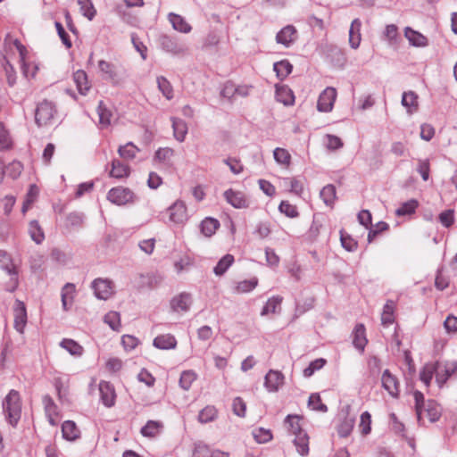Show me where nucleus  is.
Returning a JSON list of instances; mask_svg holds the SVG:
<instances>
[{"mask_svg":"<svg viewBox=\"0 0 457 457\" xmlns=\"http://www.w3.org/2000/svg\"><path fill=\"white\" fill-rule=\"evenodd\" d=\"M415 400V410L420 424L425 425L426 420L429 422H436L442 414L441 406L434 400L425 402L424 395L420 391L413 394Z\"/></svg>","mask_w":457,"mask_h":457,"instance_id":"f257e3e1","label":"nucleus"},{"mask_svg":"<svg viewBox=\"0 0 457 457\" xmlns=\"http://www.w3.org/2000/svg\"><path fill=\"white\" fill-rule=\"evenodd\" d=\"M5 420L12 427L16 426L21 415V400L20 393L14 389L9 391L3 401Z\"/></svg>","mask_w":457,"mask_h":457,"instance_id":"f03ea898","label":"nucleus"},{"mask_svg":"<svg viewBox=\"0 0 457 457\" xmlns=\"http://www.w3.org/2000/svg\"><path fill=\"white\" fill-rule=\"evenodd\" d=\"M0 269L10 277L5 285V289L9 292L15 291L19 286L18 270L13 264L11 255L4 250H0Z\"/></svg>","mask_w":457,"mask_h":457,"instance_id":"7ed1b4c3","label":"nucleus"},{"mask_svg":"<svg viewBox=\"0 0 457 457\" xmlns=\"http://www.w3.org/2000/svg\"><path fill=\"white\" fill-rule=\"evenodd\" d=\"M56 114V108L54 104L47 100L41 102L35 112V120L39 127L48 126L53 124Z\"/></svg>","mask_w":457,"mask_h":457,"instance_id":"20e7f679","label":"nucleus"},{"mask_svg":"<svg viewBox=\"0 0 457 457\" xmlns=\"http://www.w3.org/2000/svg\"><path fill=\"white\" fill-rule=\"evenodd\" d=\"M350 411V405H346L343 407L339 412L341 421L337 428V431L341 437H347L350 436L354 427L355 417L354 415H351Z\"/></svg>","mask_w":457,"mask_h":457,"instance_id":"39448f33","label":"nucleus"},{"mask_svg":"<svg viewBox=\"0 0 457 457\" xmlns=\"http://www.w3.org/2000/svg\"><path fill=\"white\" fill-rule=\"evenodd\" d=\"M161 48L173 55H183L187 52V47L179 42L176 37L169 35H162L159 38Z\"/></svg>","mask_w":457,"mask_h":457,"instance_id":"423d86ee","label":"nucleus"},{"mask_svg":"<svg viewBox=\"0 0 457 457\" xmlns=\"http://www.w3.org/2000/svg\"><path fill=\"white\" fill-rule=\"evenodd\" d=\"M134 194L129 188L121 187H113L109 190L107 199L117 205H124L133 201Z\"/></svg>","mask_w":457,"mask_h":457,"instance_id":"0eeeda50","label":"nucleus"},{"mask_svg":"<svg viewBox=\"0 0 457 457\" xmlns=\"http://www.w3.org/2000/svg\"><path fill=\"white\" fill-rule=\"evenodd\" d=\"M436 382L442 386L457 370L456 361H436Z\"/></svg>","mask_w":457,"mask_h":457,"instance_id":"6e6552de","label":"nucleus"},{"mask_svg":"<svg viewBox=\"0 0 457 457\" xmlns=\"http://www.w3.org/2000/svg\"><path fill=\"white\" fill-rule=\"evenodd\" d=\"M95 295L101 300H107L113 294V284L109 279L96 278L92 282Z\"/></svg>","mask_w":457,"mask_h":457,"instance_id":"1a4fd4ad","label":"nucleus"},{"mask_svg":"<svg viewBox=\"0 0 457 457\" xmlns=\"http://www.w3.org/2000/svg\"><path fill=\"white\" fill-rule=\"evenodd\" d=\"M337 98V91L334 87H327L320 95L317 109L320 112H328L332 110Z\"/></svg>","mask_w":457,"mask_h":457,"instance_id":"9d476101","label":"nucleus"},{"mask_svg":"<svg viewBox=\"0 0 457 457\" xmlns=\"http://www.w3.org/2000/svg\"><path fill=\"white\" fill-rule=\"evenodd\" d=\"M168 212L170 220L175 224H183L188 219L186 204L182 201H176L168 209Z\"/></svg>","mask_w":457,"mask_h":457,"instance_id":"9b49d317","label":"nucleus"},{"mask_svg":"<svg viewBox=\"0 0 457 457\" xmlns=\"http://www.w3.org/2000/svg\"><path fill=\"white\" fill-rule=\"evenodd\" d=\"M297 38V30L293 25H287L282 28L276 35V42L283 45L285 47L291 46Z\"/></svg>","mask_w":457,"mask_h":457,"instance_id":"f8f14e48","label":"nucleus"},{"mask_svg":"<svg viewBox=\"0 0 457 457\" xmlns=\"http://www.w3.org/2000/svg\"><path fill=\"white\" fill-rule=\"evenodd\" d=\"M98 69L102 72L104 79L110 80L114 84H118L120 81L119 70L115 64L104 60H100L98 62Z\"/></svg>","mask_w":457,"mask_h":457,"instance_id":"ddd939ff","label":"nucleus"},{"mask_svg":"<svg viewBox=\"0 0 457 457\" xmlns=\"http://www.w3.org/2000/svg\"><path fill=\"white\" fill-rule=\"evenodd\" d=\"M13 315L14 328L19 333L22 334L27 324V311L25 304L20 300L15 302Z\"/></svg>","mask_w":457,"mask_h":457,"instance_id":"4468645a","label":"nucleus"},{"mask_svg":"<svg viewBox=\"0 0 457 457\" xmlns=\"http://www.w3.org/2000/svg\"><path fill=\"white\" fill-rule=\"evenodd\" d=\"M284 379L280 371L270 370L264 378V386L269 392H277L284 384Z\"/></svg>","mask_w":457,"mask_h":457,"instance_id":"2eb2a0df","label":"nucleus"},{"mask_svg":"<svg viewBox=\"0 0 457 457\" xmlns=\"http://www.w3.org/2000/svg\"><path fill=\"white\" fill-rule=\"evenodd\" d=\"M224 197L235 208L242 209L249 206V201L243 192L228 189L224 192Z\"/></svg>","mask_w":457,"mask_h":457,"instance_id":"dca6fc26","label":"nucleus"},{"mask_svg":"<svg viewBox=\"0 0 457 457\" xmlns=\"http://www.w3.org/2000/svg\"><path fill=\"white\" fill-rule=\"evenodd\" d=\"M99 391L102 403L106 407H112L115 403L116 394L113 386L107 381L99 383Z\"/></svg>","mask_w":457,"mask_h":457,"instance_id":"f3484780","label":"nucleus"},{"mask_svg":"<svg viewBox=\"0 0 457 457\" xmlns=\"http://www.w3.org/2000/svg\"><path fill=\"white\" fill-rule=\"evenodd\" d=\"M192 297L188 293H181L174 296L170 301V308L176 312H186L190 309Z\"/></svg>","mask_w":457,"mask_h":457,"instance_id":"a211bd4d","label":"nucleus"},{"mask_svg":"<svg viewBox=\"0 0 457 457\" xmlns=\"http://www.w3.org/2000/svg\"><path fill=\"white\" fill-rule=\"evenodd\" d=\"M382 386L388 394L393 397H397L399 395V381L398 379L390 373L388 370H386L381 378Z\"/></svg>","mask_w":457,"mask_h":457,"instance_id":"6ab92c4d","label":"nucleus"},{"mask_svg":"<svg viewBox=\"0 0 457 457\" xmlns=\"http://www.w3.org/2000/svg\"><path fill=\"white\" fill-rule=\"evenodd\" d=\"M361 21L360 19H354L349 29V45L353 49H357L360 46L361 35Z\"/></svg>","mask_w":457,"mask_h":457,"instance_id":"aec40b11","label":"nucleus"},{"mask_svg":"<svg viewBox=\"0 0 457 457\" xmlns=\"http://www.w3.org/2000/svg\"><path fill=\"white\" fill-rule=\"evenodd\" d=\"M168 20L171 23L172 28L180 33L187 34L192 30L191 25L181 15L170 12Z\"/></svg>","mask_w":457,"mask_h":457,"instance_id":"412c9836","label":"nucleus"},{"mask_svg":"<svg viewBox=\"0 0 457 457\" xmlns=\"http://www.w3.org/2000/svg\"><path fill=\"white\" fill-rule=\"evenodd\" d=\"M404 37L413 46L424 47L428 46V38L419 31H416L410 27H406L404 29Z\"/></svg>","mask_w":457,"mask_h":457,"instance_id":"4be33fe9","label":"nucleus"},{"mask_svg":"<svg viewBox=\"0 0 457 457\" xmlns=\"http://www.w3.org/2000/svg\"><path fill=\"white\" fill-rule=\"evenodd\" d=\"M153 345L158 349L170 350L176 347L177 340L170 334L160 335L154 339Z\"/></svg>","mask_w":457,"mask_h":457,"instance_id":"5701e85b","label":"nucleus"},{"mask_svg":"<svg viewBox=\"0 0 457 457\" xmlns=\"http://www.w3.org/2000/svg\"><path fill=\"white\" fill-rule=\"evenodd\" d=\"M276 99L285 105H292L295 102L293 91L287 86L276 87Z\"/></svg>","mask_w":457,"mask_h":457,"instance_id":"b1692460","label":"nucleus"},{"mask_svg":"<svg viewBox=\"0 0 457 457\" xmlns=\"http://www.w3.org/2000/svg\"><path fill=\"white\" fill-rule=\"evenodd\" d=\"M174 137L179 142H183L187 134V125L185 120L179 118H171Z\"/></svg>","mask_w":457,"mask_h":457,"instance_id":"393cba45","label":"nucleus"},{"mask_svg":"<svg viewBox=\"0 0 457 457\" xmlns=\"http://www.w3.org/2000/svg\"><path fill=\"white\" fill-rule=\"evenodd\" d=\"M73 80L77 86L79 92L85 96L90 88L87 80V75L84 71L79 70L73 73Z\"/></svg>","mask_w":457,"mask_h":457,"instance_id":"a878e982","label":"nucleus"},{"mask_svg":"<svg viewBox=\"0 0 457 457\" xmlns=\"http://www.w3.org/2000/svg\"><path fill=\"white\" fill-rule=\"evenodd\" d=\"M62 436L69 441L76 440L79 437V429L76 426L75 422L71 420H66L62 425Z\"/></svg>","mask_w":457,"mask_h":457,"instance_id":"bb28decb","label":"nucleus"},{"mask_svg":"<svg viewBox=\"0 0 457 457\" xmlns=\"http://www.w3.org/2000/svg\"><path fill=\"white\" fill-rule=\"evenodd\" d=\"M293 443L301 455L304 456L309 453V436L306 432H300L295 436Z\"/></svg>","mask_w":457,"mask_h":457,"instance_id":"cd10ccee","label":"nucleus"},{"mask_svg":"<svg viewBox=\"0 0 457 457\" xmlns=\"http://www.w3.org/2000/svg\"><path fill=\"white\" fill-rule=\"evenodd\" d=\"M162 427V423L160 421L148 420L141 428V434L145 437H154L161 433Z\"/></svg>","mask_w":457,"mask_h":457,"instance_id":"c85d7f7f","label":"nucleus"},{"mask_svg":"<svg viewBox=\"0 0 457 457\" xmlns=\"http://www.w3.org/2000/svg\"><path fill=\"white\" fill-rule=\"evenodd\" d=\"M395 303L392 300H388L383 308V312L381 314V323L383 326L387 327L394 323L395 317Z\"/></svg>","mask_w":457,"mask_h":457,"instance_id":"c756f323","label":"nucleus"},{"mask_svg":"<svg viewBox=\"0 0 457 457\" xmlns=\"http://www.w3.org/2000/svg\"><path fill=\"white\" fill-rule=\"evenodd\" d=\"M129 174V168L128 165L120 162L119 160H113L112 162V170L110 176L116 179H122L128 177Z\"/></svg>","mask_w":457,"mask_h":457,"instance_id":"7c9ffc66","label":"nucleus"},{"mask_svg":"<svg viewBox=\"0 0 457 457\" xmlns=\"http://www.w3.org/2000/svg\"><path fill=\"white\" fill-rule=\"evenodd\" d=\"M234 256L232 254L227 253L218 262L217 265L214 267V274L216 276H222L234 263Z\"/></svg>","mask_w":457,"mask_h":457,"instance_id":"2f4dec72","label":"nucleus"},{"mask_svg":"<svg viewBox=\"0 0 457 457\" xmlns=\"http://www.w3.org/2000/svg\"><path fill=\"white\" fill-rule=\"evenodd\" d=\"M29 234L31 239L37 245L41 244L45 239L44 231L36 220L29 222Z\"/></svg>","mask_w":457,"mask_h":457,"instance_id":"473e14b6","label":"nucleus"},{"mask_svg":"<svg viewBox=\"0 0 457 457\" xmlns=\"http://www.w3.org/2000/svg\"><path fill=\"white\" fill-rule=\"evenodd\" d=\"M402 104L412 113L418 108V96L413 91L404 92L402 97Z\"/></svg>","mask_w":457,"mask_h":457,"instance_id":"72a5a7b5","label":"nucleus"},{"mask_svg":"<svg viewBox=\"0 0 457 457\" xmlns=\"http://www.w3.org/2000/svg\"><path fill=\"white\" fill-rule=\"evenodd\" d=\"M97 114L99 117V123L103 128H106L111 124L112 112L111 110H109L103 101L99 102V104L97 106Z\"/></svg>","mask_w":457,"mask_h":457,"instance_id":"f704fd0d","label":"nucleus"},{"mask_svg":"<svg viewBox=\"0 0 457 457\" xmlns=\"http://www.w3.org/2000/svg\"><path fill=\"white\" fill-rule=\"evenodd\" d=\"M12 146V138L5 124L0 121V150H9Z\"/></svg>","mask_w":457,"mask_h":457,"instance_id":"c9c22d12","label":"nucleus"},{"mask_svg":"<svg viewBox=\"0 0 457 457\" xmlns=\"http://www.w3.org/2000/svg\"><path fill=\"white\" fill-rule=\"evenodd\" d=\"M61 347L64 348L71 355L79 357L83 353V347L73 339L65 338L60 343Z\"/></svg>","mask_w":457,"mask_h":457,"instance_id":"e433bc0d","label":"nucleus"},{"mask_svg":"<svg viewBox=\"0 0 457 457\" xmlns=\"http://www.w3.org/2000/svg\"><path fill=\"white\" fill-rule=\"evenodd\" d=\"M220 227V222L213 218H205L200 225L201 231L205 237L212 236Z\"/></svg>","mask_w":457,"mask_h":457,"instance_id":"4c0bfd02","label":"nucleus"},{"mask_svg":"<svg viewBox=\"0 0 457 457\" xmlns=\"http://www.w3.org/2000/svg\"><path fill=\"white\" fill-rule=\"evenodd\" d=\"M292 69L293 66L287 60L275 62L273 65V70L276 72L277 77L281 80L291 73Z\"/></svg>","mask_w":457,"mask_h":457,"instance_id":"58836bf2","label":"nucleus"},{"mask_svg":"<svg viewBox=\"0 0 457 457\" xmlns=\"http://www.w3.org/2000/svg\"><path fill=\"white\" fill-rule=\"evenodd\" d=\"M436 377V365L435 363H428L420 370V378L426 386L430 385L433 376Z\"/></svg>","mask_w":457,"mask_h":457,"instance_id":"ea45409f","label":"nucleus"},{"mask_svg":"<svg viewBox=\"0 0 457 457\" xmlns=\"http://www.w3.org/2000/svg\"><path fill=\"white\" fill-rule=\"evenodd\" d=\"M300 417L297 415H287L285 420V425L287 427L288 433L296 436L300 432H304L300 425Z\"/></svg>","mask_w":457,"mask_h":457,"instance_id":"a19ab883","label":"nucleus"},{"mask_svg":"<svg viewBox=\"0 0 457 457\" xmlns=\"http://www.w3.org/2000/svg\"><path fill=\"white\" fill-rule=\"evenodd\" d=\"M75 292V286L71 283H67L62 289V303L64 310H68L72 303L73 294Z\"/></svg>","mask_w":457,"mask_h":457,"instance_id":"79ce46f5","label":"nucleus"},{"mask_svg":"<svg viewBox=\"0 0 457 457\" xmlns=\"http://www.w3.org/2000/svg\"><path fill=\"white\" fill-rule=\"evenodd\" d=\"M353 343L357 349L361 351L364 350L367 339L365 337V328L362 324H358L355 327Z\"/></svg>","mask_w":457,"mask_h":457,"instance_id":"37998d69","label":"nucleus"},{"mask_svg":"<svg viewBox=\"0 0 457 457\" xmlns=\"http://www.w3.org/2000/svg\"><path fill=\"white\" fill-rule=\"evenodd\" d=\"M157 86L162 96L167 100H171L174 96L173 87L170 82L163 76L157 77Z\"/></svg>","mask_w":457,"mask_h":457,"instance_id":"c03bdc74","label":"nucleus"},{"mask_svg":"<svg viewBox=\"0 0 457 457\" xmlns=\"http://www.w3.org/2000/svg\"><path fill=\"white\" fill-rule=\"evenodd\" d=\"M320 195L327 206L332 207L336 200V187L328 184L321 189Z\"/></svg>","mask_w":457,"mask_h":457,"instance_id":"a18cd8bd","label":"nucleus"},{"mask_svg":"<svg viewBox=\"0 0 457 457\" xmlns=\"http://www.w3.org/2000/svg\"><path fill=\"white\" fill-rule=\"evenodd\" d=\"M282 303V297L280 296H272L270 298L266 304L263 306L261 315L265 316L268 313H276L278 312V309H280V304Z\"/></svg>","mask_w":457,"mask_h":457,"instance_id":"49530a36","label":"nucleus"},{"mask_svg":"<svg viewBox=\"0 0 457 457\" xmlns=\"http://www.w3.org/2000/svg\"><path fill=\"white\" fill-rule=\"evenodd\" d=\"M419 206V203L415 199H411L407 202L403 203L399 208L395 211L397 216L411 215L415 212Z\"/></svg>","mask_w":457,"mask_h":457,"instance_id":"de8ad7c7","label":"nucleus"},{"mask_svg":"<svg viewBox=\"0 0 457 457\" xmlns=\"http://www.w3.org/2000/svg\"><path fill=\"white\" fill-rule=\"evenodd\" d=\"M13 45H14L15 48L17 49V51L19 52L21 67L22 72L28 78L29 75V65L26 62L27 49L18 39H15L13 41Z\"/></svg>","mask_w":457,"mask_h":457,"instance_id":"09e8293b","label":"nucleus"},{"mask_svg":"<svg viewBox=\"0 0 457 457\" xmlns=\"http://www.w3.org/2000/svg\"><path fill=\"white\" fill-rule=\"evenodd\" d=\"M273 156L277 163L288 166L291 162V155L285 148L277 147L273 151Z\"/></svg>","mask_w":457,"mask_h":457,"instance_id":"8fccbe9b","label":"nucleus"},{"mask_svg":"<svg viewBox=\"0 0 457 457\" xmlns=\"http://www.w3.org/2000/svg\"><path fill=\"white\" fill-rule=\"evenodd\" d=\"M78 4L83 16L87 17L89 21L95 18L96 11L91 0H78Z\"/></svg>","mask_w":457,"mask_h":457,"instance_id":"3c124183","label":"nucleus"},{"mask_svg":"<svg viewBox=\"0 0 457 457\" xmlns=\"http://www.w3.org/2000/svg\"><path fill=\"white\" fill-rule=\"evenodd\" d=\"M43 403L45 406L46 412L49 418V421L52 425H54L53 416L57 414V406L50 395H45L43 397Z\"/></svg>","mask_w":457,"mask_h":457,"instance_id":"603ef678","label":"nucleus"},{"mask_svg":"<svg viewBox=\"0 0 457 457\" xmlns=\"http://www.w3.org/2000/svg\"><path fill=\"white\" fill-rule=\"evenodd\" d=\"M217 417V410L214 406L204 407L198 414V420L201 423H208Z\"/></svg>","mask_w":457,"mask_h":457,"instance_id":"864d4df0","label":"nucleus"},{"mask_svg":"<svg viewBox=\"0 0 457 457\" xmlns=\"http://www.w3.org/2000/svg\"><path fill=\"white\" fill-rule=\"evenodd\" d=\"M138 151L134 144L127 143L125 145L120 146L118 153L121 158L130 160L136 157Z\"/></svg>","mask_w":457,"mask_h":457,"instance_id":"5fc2aeb1","label":"nucleus"},{"mask_svg":"<svg viewBox=\"0 0 457 457\" xmlns=\"http://www.w3.org/2000/svg\"><path fill=\"white\" fill-rule=\"evenodd\" d=\"M253 438L259 444H265L272 439V434L270 429L258 428L252 432Z\"/></svg>","mask_w":457,"mask_h":457,"instance_id":"6e6d98bb","label":"nucleus"},{"mask_svg":"<svg viewBox=\"0 0 457 457\" xmlns=\"http://www.w3.org/2000/svg\"><path fill=\"white\" fill-rule=\"evenodd\" d=\"M85 215L82 212H71L66 217V226L71 228H79L83 225Z\"/></svg>","mask_w":457,"mask_h":457,"instance_id":"4d7b16f0","label":"nucleus"},{"mask_svg":"<svg viewBox=\"0 0 457 457\" xmlns=\"http://www.w3.org/2000/svg\"><path fill=\"white\" fill-rule=\"evenodd\" d=\"M104 321L110 326L112 330H119L120 328V317L117 312H109L104 317Z\"/></svg>","mask_w":457,"mask_h":457,"instance_id":"13d9d810","label":"nucleus"},{"mask_svg":"<svg viewBox=\"0 0 457 457\" xmlns=\"http://www.w3.org/2000/svg\"><path fill=\"white\" fill-rule=\"evenodd\" d=\"M308 406L312 410L320 412H326L328 411L327 405L321 403V399L319 394H312L310 395Z\"/></svg>","mask_w":457,"mask_h":457,"instance_id":"bf43d9fd","label":"nucleus"},{"mask_svg":"<svg viewBox=\"0 0 457 457\" xmlns=\"http://www.w3.org/2000/svg\"><path fill=\"white\" fill-rule=\"evenodd\" d=\"M340 241L342 246L348 252H353L357 248V242L344 230H340Z\"/></svg>","mask_w":457,"mask_h":457,"instance_id":"052dcab7","label":"nucleus"},{"mask_svg":"<svg viewBox=\"0 0 457 457\" xmlns=\"http://www.w3.org/2000/svg\"><path fill=\"white\" fill-rule=\"evenodd\" d=\"M195 378L196 375L194 371L185 370L180 375L179 385L184 390H188Z\"/></svg>","mask_w":457,"mask_h":457,"instance_id":"680f3d73","label":"nucleus"},{"mask_svg":"<svg viewBox=\"0 0 457 457\" xmlns=\"http://www.w3.org/2000/svg\"><path fill=\"white\" fill-rule=\"evenodd\" d=\"M384 37L388 41L389 45H395L398 41V29L395 24L386 25Z\"/></svg>","mask_w":457,"mask_h":457,"instance_id":"e2e57ef3","label":"nucleus"},{"mask_svg":"<svg viewBox=\"0 0 457 457\" xmlns=\"http://www.w3.org/2000/svg\"><path fill=\"white\" fill-rule=\"evenodd\" d=\"M173 154L174 151L170 147L159 148L155 153L154 158L161 162L169 164Z\"/></svg>","mask_w":457,"mask_h":457,"instance_id":"0e129e2a","label":"nucleus"},{"mask_svg":"<svg viewBox=\"0 0 457 457\" xmlns=\"http://www.w3.org/2000/svg\"><path fill=\"white\" fill-rule=\"evenodd\" d=\"M278 210L281 213H284L289 218H295L299 215L296 207L287 201H282L278 206Z\"/></svg>","mask_w":457,"mask_h":457,"instance_id":"69168bd1","label":"nucleus"},{"mask_svg":"<svg viewBox=\"0 0 457 457\" xmlns=\"http://www.w3.org/2000/svg\"><path fill=\"white\" fill-rule=\"evenodd\" d=\"M258 280L256 278L244 280L237 284L236 287V291L237 293H248L255 288L257 286Z\"/></svg>","mask_w":457,"mask_h":457,"instance_id":"338daca9","label":"nucleus"},{"mask_svg":"<svg viewBox=\"0 0 457 457\" xmlns=\"http://www.w3.org/2000/svg\"><path fill=\"white\" fill-rule=\"evenodd\" d=\"M211 452L212 451L206 444L197 442L195 444L193 457H211Z\"/></svg>","mask_w":457,"mask_h":457,"instance_id":"774afa93","label":"nucleus"}]
</instances>
